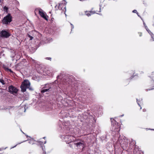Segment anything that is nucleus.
Masks as SVG:
<instances>
[{"label":"nucleus","instance_id":"obj_1","mask_svg":"<svg viewBox=\"0 0 154 154\" xmlns=\"http://www.w3.org/2000/svg\"><path fill=\"white\" fill-rule=\"evenodd\" d=\"M95 112L94 111L91 110H88L87 111V121H88L89 124V126L90 127L91 126L92 127L91 129H93V125L96 123V118L94 114Z\"/></svg>","mask_w":154,"mask_h":154},{"label":"nucleus","instance_id":"obj_2","mask_svg":"<svg viewBox=\"0 0 154 154\" xmlns=\"http://www.w3.org/2000/svg\"><path fill=\"white\" fill-rule=\"evenodd\" d=\"M30 83L28 80H24V81L22 83L20 86L22 92H24L26 91L27 88H29V90H31V88H30Z\"/></svg>","mask_w":154,"mask_h":154},{"label":"nucleus","instance_id":"obj_3","mask_svg":"<svg viewBox=\"0 0 154 154\" xmlns=\"http://www.w3.org/2000/svg\"><path fill=\"white\" fill-rule=\"evenodd\" d=\"M111 120L112 125L113 127V129L114 128V131L116 132V133H118L120 130L119 125L114 119L111 118Z\"/></svg>","mask_w":154,"mask_h":154},{"label":"nucleus","instance_id":"obj_4","mask_svg":"<svg viewBox=\"0 0 154 154\" xmlns=\"http://www.w3.org/2000/svg\"><path fill=\"white\" fill-rule=\"evenodd\" d=\"M12 17L10 14H8L2 20V23L5 25L9 24L12 21Z\"/></svg>","mask_w":154,"mask_h":154},{"label":"nucleus","instance_id":"obj_5","mask_svg":"<svg viewBox=\"0 0 154 154\" xmlns=\"http://www.w3.org/2000/svg\"><path fill=\"white\" fill-rule=\"evenodd\" d=\"M84 142L83 141H79L77 142L71 141V142L69 143V146L70 147L72 148L73 146L75 145L78 147L82 146L83 148L84 146Z\"/></svg>","mask_w":154,"mask_h":154},{"label":"nucleus","instance_id":"obj_6","mask_svg":"<svg viewBox=\"0 0 154 154\" xmlns=\"http://www.w3.org/2000/svg\"><path fill=\"white\" fill-rule=\"evenodd\" d=\"M37 10H38V14L41 17L48 21V16L46 13L40 8H38Z\"/></svg>","mask_w":154,"mask_h":154},{"label":"nucleus","instance_id":"obj_7","mask_svg":"<svg viewBox=\"0 0 154 154\" xmlns=\"http://www.w3.org/2000/svg\"><path fill=\"white\" fill-rule=\"evenodd\" d=\"M8 91L10 93L15 95L17 93L18 89L16 87L11 85L9 86Z\"/></svg>","mask_w":154,"mask_h":154},{"label":"nucleus","instance_id":"obj_8","mask_svg":"<svg viewBox=\"0 0 154 154\" xmlns=\"http://www.w3.org/2000/svg\"><path fill=\"white\" fill-rule=\"evenodd\" d=\"M65 141L67 144H69L71 141H73L75 140V138L71 135L65 136L64 137Z\"/></svg>","mask_w":154,"mask_h":154},{"label":"nucleus","instance_id":"obj_9","mask_svg":"<svg viewBox=\"0 0 154 154\" xmlns=\"http://www.w3.org/2000/svg\"><path fill=\"white\" fill-rule=\"evenodd\" d=\"M11 35V34L5 30H2L0 33V36L2 38H8Z\"/></svg>","mask_w":154,"mask_h":154},{"label":"nucleus","instance_id":"obj_10","mask_svg":"<svg viewBox=\"0 0 154 154\" xmlns=\"http://www.w3.org/2000/svg\"><path fill=\"white\" fill-rule=\"evenodd\" d=\"M66 2H65L63 4V3H60L59 4V6L57 7V8H56V10H57L58 9L60 10H61L64 12V13L65 14L66 12V6L65 5L66 4Z\"/></svg>","mask_w":154,"mask_h":154},{"label":"nucleus","instance_id":"obj_11","mask_svg":"<svg viewBox=\"0 0 154 154\" xmlns=\"http://www.w3.org/2000/svg\"><path fill=\"white\" fill-rule=\"evenodd\" d=\"M63 81L64 82V84L66 85H71L72 82V80L69 78H67L66 79L63 78Z\"/></svg>","mask_w":154,"mask_h":154},{"label":"nucleus","instance_id":"obj_12","mask_svg":"<svg viewBox=\"0 0 154 154\" xmlns=\"http://www.w3.org/2000/svg\"><path fill=\"white\" fill-rule=\"evenodd\" d=\"M50 90H50V88H46L43 87L41 91V92L42 93H44L46 92L50 91Z\"/></svg>","mask_w":154,"mask_h":154},{"label":"nucleus","instance_id":"obj_13","mask_svg":"<svg viewBox=\"0 0 154 154\" xmlns=\"http://www.w3.org/2000/svg\"><path fill=\"white\" fill-rule=\"evenodd\" d=\"M38 142L39 144H40V146L42 147V149L43 151V154H46V152L44 150V148L43 146V142L41 141H39Z\"/></svg>","mask_w":154,"mask_h":154},{"label":"nucleus","instance_id":"obj_14","mask_svg":"<svg viewBox=\"0 0 154 154\" xmlns=\"http://www.w3.org/2000/svg\"><path fill=\"white\" fill-rule=\"evenodd\" d=\"M35 140L33 138H31L29 141V143L30 144H33L35 143Z\"/></svg>","mask_w":154,"mask_h":154},{"label":"nucleus","instance_id":"obj_15","mask_svg":"<svg viewBox=\"0 0 154 154\" xmlns=\"http://www.w3.org/2000/svg\"><path fill=\"white\" fill-rule=\"evenodd\" d=\"M137 102L138 104L139 105V106H140V104H141V103H142L143 101H142V99H141L140 101H138V100L137 99Z\"/></svg>","mask_w":154,"mask_h":154},{"label":"nucleus","instance_id":"obj_16","mask_svg":"<svg viewBox=\"0 0 154 154\" xmlns=\"http://www.w3.org/2000/svg\"><path fill=\"white\" fill-rule=\"evenodd\" d=\"M95 13V11H89L88 12H87V16H90L91 14H93Z\"/></svg>","mask_w":154,"mask_h":154},{"label":"nucleus","instance_id":"obj_17","mask_svg":"<svg viewBox=\"0 0 154 154\" xmlns=\"http://www.w3.org/2000/svg\"><path fill=\"white\" fill-rule=\"evenodd\" d=\"M44 87V88H50V90H51V85L49 84H47L45 85Z\"/></svg>","mask_w":154,"mask_h":154},{"label":"nucleus","instance_id":"obj_18","mask_svg":"<svg viewBox=\"0 0 154 154\" xmlns=\"http://www.w3.org/2000/svg\"><path fill=\"white\" fill-rule=\"evenodd\" d=\"M4 11L6 12H8V8L6 6H5L3 8Z\"/></svg>","mask_w":154,"mask_h":154},{"label":"nucleus","instance_id":"obj_19","mask_svg":"<svg viewBox=\"0 0 154 154\" xmlns=\"http://www.w3.org/2000/svg\"><path fill=\"white\" fill-rule=\"evenodd\" d=\"M37 8H35L34 11V13L35 14V15L36 16L37 15V13L38 12V10H37Z\"/></svg>","mask_w":154,"mask_h":154},{"label":"nucleus","instance_id":"obj_20","mask_svg":"<svg viewBox=\"0 0 154 154\" xmlns=\"http://www.w3.org/2000/svg\"><path fill=\"white\" fill-rule=\"evenodd\" d=\"M27 36L30 38V40H32L33 38V37L32 36H31L29 34H27Z\"/></svg>","mask_w":154,"mask_h":154},{"label":"nucleus","instance_id":"obj_21","mask_svg":"<svg viewBox=\"0 0 154 154\" xmlns=\"http://www.w3.org/2000/svg\"><path fill=\"white\" fill-rule=\"evenodd\" d=\"M143 24L146 30L148 32H149L148 30L149 31V30L148 29L147 26L146 25L145 23L144 22L143 23Z\"/></svg>","mask_w":154,"mask_h":154},{"label":"nucleus","instance_id":"obj_22","mask_svg":"<svg viewBox=\"0 0 154 154\" xmlns=\"http://www.w3.org/2000/svg\"><path fill=\"white\" fill-rule=\"evenodd\" d=\"M0 82H1L3 85L5 84L4 80L2 79H0Z\"/></svg>","mask_w":154,"mask_h":154},{"label":"nucleus","instance_id":"obj_23","mask_svg":"<svg viewBox=\"0 0 154 154\" xmlns=\"http://www.w3.org/2000/svg\"><path fill=\"white\" fill-rule=\"evenodd\" d=\"M6 69L7 70V71H10L11 72H13V71L11 70V69H9V68H7Z\"/></svg>","mask_w":154,"mask_h":154},{"label":"nucleus","instance_id":"obj_24","mask_svg":"<svg viewBox=\"0 0 154 154\" xmlns=\"http://www.w3.org/2000/svg\"><path fill=\"white\" fill-rule=\"evenodd\" d=\"M133 12L134 13H136L138 16H139V15H138V13L137 12V11L136 10H134L133 11Z\"/></svg>","mask_w":154,"mask_h":154},{"label":"nucleus","instance_id":"obj_25","mask_svg":"<svg viewBox=\"0 0 154 154\" xmlns=\"http://www.w3.org/2000/svg\"><path fill=\"white\" fill-rule=\"evenodd\" d=\"M45 59L46 60H51V58L49 57H47L45 58Z\"/></svg>","mask_w":154,"mask_h":154},{"label":"nucleus","instance_id":"obj_26","mask_svg":"<svg viewBox=\"0 0 154 154\" xmlns=\"http://www.w3.org/2000/svg\"><path fill=\"white\" fill-rule=\"evenodd\" d=\"M70 25L71 26V30H72V29H73L74 28V26L71 23H70Z\"/></svg>","mask_w":154,"mask_h":154},{"label":"nucleus","instance_id":"obj_27","mask_svg":"<svg viewBox=\"0 0 154 154\" xmlns=\"http://www.w3.org/2000/svg\"><path fill=\"white\" fill-rule=\"evenodd\" d=\"M3 149H4L3 148H0V151H2V150H3Z\"/></svg>","mask_w":154,"mask_h":154},{"label":"nucleus","instance_id":"obj_28","mask_svg":"<svg viewBox=\"0 0 154 154\" xmlns=\"http://www.w3.org/2000/svg\"><path fill=\"white\" fill-rule=\"evenodd\" d=\"M139 35L140 36H141L142 35V33H140Z\"/></svg>","mask_w":154,"mask_h":154},{"label":"nucleus","instance_id":"obj_29","mask_svg":"<svg viewBox=\"0 0 154 154\" xmlns=\"http://www.w3.org/2000/svg\"><path fill=\"white\" fill-rule=\"evenodd\" d=\"M85 14L86 15H87V11H85Z\"/></svg>","mask_w":154,"mask_h":154},{"label":"nucleus","instance_id":"obj_30","mask_svg":"<svg viewBox=\"0 0 154 154\" xmlns=\"http://www.w3.org/2000/svg\"><path fill=\"white\" fill-rule=\"evenodd\" d=\"M152 89H153V88H150V89H149L148 90H147V91L151 90H152Z\"/></svg>","mask_w":154,"mask_h":154},{"label":"nucleus","instance_id":"obj_31","mask_svg":"<svg viewBox=\"0 0 154 154\" xmlns=\"http://www.w3.org/2000/svg\"><path fill=\"white\" fill-rule=\"evenodd\" d=\"M148 31H149V32H148L150 34V33H151V31L150 30L149 31L148 30Z\"/></svg>","mask_w":154,"mask_h":154},{"label":"nucleus","instance_id":"obj_32","mask_svg":"<svg viewBox=\"0 0 154 154\" xmlns=\"http://www.w3.org/2000/svg\"><path fill=\"white\" fill-rule=\"evenodd\" d=\"M124 116V115L123 114L122 115L120 116V117H122V116Z\"/></svg>","mask_w":154,"mask_h":154},{"label":"nucleus","instance_id":"obj_33","mask_svg":"<svg viewBox=\"0 0 154 154\" xmlns=\"http://www.w3.org/2000/svg\"><path fill=\"white\" fill-rule=\"evenodd\" d=\"M0 93H3V91H1V92H0Z\"/></svg>","mask_w":154,"mask_h":154},{"label":"nucleus","instance_id":"obj_34","mask_svg":"<svg viewBox=\"0 0 154 154\" xmlns=\"http://www.w3.org/2000/svg\"><path fill=\"white\" fill-rule=\"evenodd\" d=\"M143 111H146V110L143 109Z\"/></svg>","mask_w":154,"mask_h":154},{"label":"nucleus","instance_id":"obj_35","mask_svg":"<svg viewBox=\"0 0 154 154\" xmlns=\"http://www.w3.org/2000/svg\"><path fill=\"white\" fill-rule=\"evenodd\" d=\"M54 19V18H52L51 19V20H52V21H53V20Z\"/></svg>","mask_w":154,"mask_h":154},{"label":"nucleus","instance_id":"obj_36","mask_svg":"<svg viewBox=\"0 0 154 154\" xmlns=\"http://www.w3.org/2000/svg\"><path fill=\"white\" fill-rule=\"evenodd\" d=\"M60 77V76H59V75H58V76H57V78H58V77Z\"/></svg>","mask_w":154,"mask_h":154},{"label":"nucleus","instance_id":"obj_37","mask_svg":"<svg viewBox=\"0 0 154 154\" xmlns=\"http://www.w3.org/2000/svg\"><path fill=\"white\" fill-rule=\"evenodd\" d=\"M16 146H16H14L12 147V148H14V147H15Z\"/></svg>","mask_w":154,"mask_h":154},{"label":"nucleus","instance_id":"obj_38","mask_svg":"<svg viewBox=\"0 0 154 154\" xmlns=\"http://www.w3.org/2000/svg\"><path fill=\"white\" fill-rule=\"evenodd\" d=\"M57 5H56V6H55V8H57Z\"/></svg>","mask_w":154,"mask_h":154},{"label":"nucleus","instance_id":"obj_39","mask_svg":"<svg viewBox=\"0 0 154 154\" xmlns=\"http://www.w3.org/2000/svg\"><path fill=\"white\" fill-rule=\"evenodd\" d=\"M46 141H45L44 143H46Z\"/></svg>","mask_w":154,"mask_h":154},{"label":"nucleus","instance_id":"obj_40","mask_svg":"<svg viewBox=\"0 0 154 154\" xmlns=\"http://www.w3.org/2000/svg\"><path fill=\"white\" fill-rule=\"evenodd\" d=\"M45 137H43V138L44 139H45Z\"/></svg>","mask_w":154,"mask_h":154},{"label":"nucleus","instance_id":"obj_41","mask_svg":"<svg viewBox=\"0 0 154 154\" xmlns=\"http://www.w3.org/2000/svg\"><path fill=\"white\" fill-rule=\"evenodd\" d=\"M133 76H132L131 78V79H132V78H133Z\"/></svg>","mask_w":154,"mask_h":154},{"label":"nucleus","instance_id":"obj_42","mask_svg":"<svg viewBox=\"0 0 154 154\" xmlns=\"http://www.w3.org/2000/svg\"><path fill=\"white\" fill-rule=\"evenodd\" d=\"M1 2V0H0V3Z\"/></svg>","mask_w":154,"mask_h":154},{"label":"nucleus","instance_id":"obj_43","mask_svg":"<svg viewBox=\"0 0 154 154\" xmlns=\"http://www.w3.org/2000/svg\"><path fill=\"white\" fill-rule=\"evenodd\" d=\"M152 77H154V76H152Z\"/></svg>","mask_w":154,"mask_h":154},{"label":"nucleus","instance_id":"obj_44","mask_svg":"<svg viewBox=\"0 0 154 154\" xmlns=\"http://www.w3.org/2000/svg\"><path fill=\"white\" fill-rule=\"evenodd\" d=\"M26 137H28V136L27 135V136H26Z\"/></svg>","mask_w":154,"mask_h":154},{"label":"nucleus","instance_id":"obj_45","mask_svg":"<svg viewBox=\"0 0 154 154\" xmlns=\"http://www.w3.org/2000/svg\"><path fill=\"white\" fill-rule=\"evenodd\" d=\"M153 130H154V129H153Z\"/></svg>","mask_w":154,"mask_h":154}]
</instances>
